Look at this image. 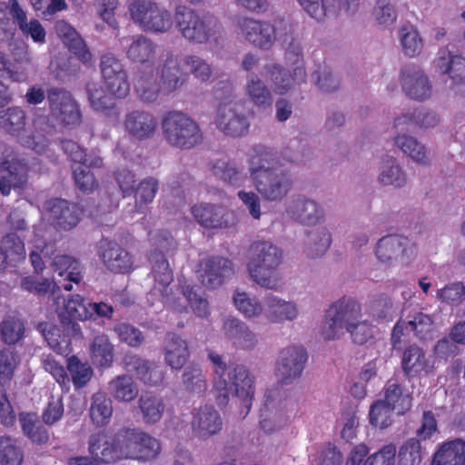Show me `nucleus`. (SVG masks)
Returning a JSON list of instances; mask_svg holds the SVG:
<instances>
[{
	"label": "nucleus",
	"mask_w": 465,
	"mask_h": 465,
	"mask_svg": "<svg viewBox=\"0 0 465 465\" xmlns=\"http://www.w3.org/2000/svg\"><path fill=\"white\" fill-rule=\"evenodd\" d=\"M99 67L104 87L88 84L86 91L91 107L105 112L115 107L116 99H124L129 94L130 83L124 65L114 54H103Z\"/></svg>",
	"instance_id": "20e7f679"
},
{
	"label": "nucleus",
	"mask_w": 465,
	"mask_h": 465,
	"mask_svg": "<svg viewBox=\"0 0 465 465\" xmlns=\"http://www.w3.org/2000/svg\"><path fill=\"white\" fill-rule=\"evenodd\" d=\"M8 12L16 22L23 35L30 36L35 43L44 44L45 42V29L37 19L27 22L26 13L19 5L18 0H8Z\"/></svg>",
	"instance_id": "a878e982"
},
{
	"label": "nucleus",
	"mask_w": 465,
	"mask_h": 465,
	"mask_svg": "<svg viewBox=\"0 0 465 465\" xmlns=\"http://www.w3.org/2000/svg\"><path fill=\"white\" fill-rule=\"evenodd\" d=\"M187 80V75L182 73L178 57L167 53L161 70L160 84L163 92L170 94L182 87Z\"/></svg>",
	"instance_id": "cd10ccee"
},
{
	"label": "nucleus",
	"mask_w": 465,
	"mask_h": 465,
	"mask_svg": "<svg viewBox=\"0 0 465 465\" xmlns=\"http://www.w3.org/2000/svg\"><path fill=\"white\" fill-rule=\"evenodd\" d=\"M113 414L112 400L105 392L98 391L92 397L90 417L94 424L98 427L106 425Z\"/></svg>",
	"instance_id": "a18cd8bd"
},
{
	"label": "nucleus",
	"mask_w": 465,
	"mask_h": 465,
	"mask_svg": "<svg viewBox=\"0 0 465 465\" xmlns=\"http://www.w3.org/2000/svg\"><path fill=\"white\" fill-rule=\"evenodd\" d=\"M401 85L412 99L423 101L430 96L431 85L428 76L414 64H407L401 70Z\"/></svg>",
	"instance_id": "a211bd4d"
},
{
	"label": "nucleus",
	"mask_w": 465,
	"mask_h": 465,
	"mask_svg": "<svg viewBox=\"0 0 465 465\" xmlns=\"http://www.w3.org/2000/svg\"><path fill=\"white\" fill-rule=\"evenodd\" d=\"M97 253L103 264L114 273H126L133 267V257L119 243L102 239L98 243Z\"/></svg>",
	"instance_id": "4468645a"
},
{
	"label": "nucleus",
	"mask_w": 465,
	"mask_h": 465,
	"mask_svg": "<svg viewBox=\"0 0 465 465\" xmlns=\"http://www.w3.org/2000/svg\"><path fill=\"white\" fill-rule=\"evenodd\" d=\"M108 391L114 400L124 402L134 401L139 392L133 378L126 374L118 375L111 380L108 383Z\"/></svg>",
	"instance_id": "79ce46f5"
},
{
	"label": "nucleus",
	"mask_w": 465,
	"mask_h": 465,
	"mask_svg": "<svg viewBox=\"0 0 465 465\" xmlns=\"http://www.w3.org/2000/svg\"><path fill=\"white\" fill-rule=\"evenodd\" d=\"M308 237L311 242H309L307 255L311 258L323 255L331 242V233L325 228L309 232Z\"/></svg>",
	"instance_id": "6e6d98bb"
},
{
	"label": "nucleus",
	"mask_w": 465,
	"mask_h": 465,
	"mask_svg": "<svg viewBox=\"0 0 465 465\" xmlns=\"http://www.w3.org/2000/svg\"><path fill=\"white\" fill-rule=\"evenodd\" d=\"M165 363L173 370H181L190 357L187 342L175 333H168L164 340Z\"/></svg>",
	"instance_id": "c85d7f7f"
},
{
	"label": "nucleus",
	"mask_w": 465,
	"mask_h": 465,
	"mask_svg": "<svg viewBox=\"0 0 465 465\" xmlns=\"http://www.w3.org/2000/svg\"><path fill=\"white\" fill-rule=\"evenodd\" d=\"M25 322L17 315H8L0 322V338L8 345H15L24 339Z\"/></svg>",
	"instance_id": "49530a36"
},
{
	"label": "nucleus",
	"mask_w": 465,
	"mask_h": 465,
	"mask_svg": "<svg viewBox=\"0 0 465 465\" xmlns=\"http://www.w3.org/2000/svg\"><path fill=\"white\" fill-rule=\"evenodd\" d=\"M395 143L405 154H408L414 161L420 163H427L425 147L413 137L398 135L395 138Z\"/></svg>",
	"instance_id": "13d9d810"
},
{
	"label": "nucleus",
	"mask_w": 465,
	"mask_h": 465,
	"mask_svg": "<svg viewBox=\"0 0 465 465\" xmlns=\"http://www.w3.org/2000/svg\"><path fill=\"white\" fill-rule=\"evenodd\" d=\"M67 370L72 376L74 387L78 389L85 386L93 375V370L90 365L82 362L75 355L67 359Z\"/></svg>",
	"instance_id": "5fc2aeb1"
},
{
	"label": "nucleus",
	"mask_w": 465,
	"mask_h": 465,
	"mask_svg": "<svg viewBox=\"0 0 465 465\" xmlns=\"http://www.w3.org/2000/svg\"><path fill=\"white\" fill-rule=\"evenodd\" d=\"M191 213L194 220L204 228L218 229L229 226V213L223 206L202 203L193 205Z\"/></svg>",
	"instance_id": "393cba45"
},
{
	"label": "nucleus",
	"mask_w": 465,
	"mask_h": 465,
	"mask_svg": "<svg viewBox=\"0 0 465 465\" xmlns=\"http://www.w3.org/2000/svg\"><path fill=\"white\" fill-rule=\"evenodd\" d=\"M59 327L50 322H40L37 330L42 333L48 346L61 355H68L72 351V337H81L82 335H73L71 329L62 324Z\"/></svg>",
	"instance_id": "b1692460"
},
{
	"label": "nucleus",
	"mask_w": 465,
	"mask_h": 465,
	"mask_svg": "<svg viewBox=\"0 0 465 465\" xmlns=\"http://www.w3.org/2000/svg\"><path fill=\"white\" fill-rule=\"evenodd\" d=\"M192 414V430L199 439H209L222 430L223 419L213 405L200 406Z\"/></svg>",
	"instance_id": "dca6fc26"
},
{
	"label": "nucleus",
	"mask_w": 465,
	"mask_h": 465,
	"mask_svg": "<svg viewBox=\"0 0 465 465\" xmlns=\"http://www.w3.org/2000/svg\"><path fill=\"white\" fill-rule=\"evenodd\" d=\"M135 90L138 97L145 103L157 100L160 92H163L161 84L157 81V75L153 69L150 71L139 70L135 74Z\"/></svg>",
	"instance_id": "e433bc0d"
},
{
	"label": "nucleus",
	"mask_w": 465,
	"mask_h": 465,
	"mask_svg": "<svg viewBox=\"0 0 465 465\" xmlns=\"http://www.w3.org/2000/svg\"><path fill=\"white\" fill-rule=\"evenodd\" d=\"M435 66L443 74H449L455 83H465V57L440 50Z\"/></svg>",
	"instance_id": "f704fd0d"
},
{
	"label": "nucleus",
	"mask_w": 465,
	"mask_h": 465,
	"mask_svg": "<svg viewBox=\"0 0 465 465\" xmlns=\"http://www.w3.org/2000/svg\"><path fill=\"white\" fill-rule=\"evenodd\" d=\"M233 302L239 312L248 318L258 316L262 312V304L244 292H236L233 296Z\"/></svg>",
	"instance_id": "338daca9"
},
{
	"label": "nucleus",
	"mask_w": 465,
	"mask_h": 465,
	"mask_svg": "<svg viewBox=\"0 0 465 465\" xmlns=\"http://www.w3.org/2000/svg\"><path fill=\"white\" fill-rule=\"evenodd\" d=\"M432 465H465V440L458 438L442 443L433 456Z\"/></svg>",
	"instance_id": "72a5a7b5"
},
{
	"label": "nucleus",
	"mask_w": 465,
	"mask_h": 465,
	"mask_svg": "<svg viewBox=\"0 0 465 465\" xmlns=\"http://www.w3.org/2000/svg\"><path fill=\"white\" fill-rule=\"evenodd\" d=\"M439 123V116L437 114L430 112L423 107L416 108L412 113L403 114L401 116L397 117L394 122L395 128L401 125H407V130L410 126L419 127H434Z\"/></svg>",
	"instance_id": "37998d69"
},
{
	"label": "nucleus",
	"mask_w": 465,
	"mask_h": 465,
	"mask_svg": "<svg viewBox=\"0 0 465 465\" xmlns=\"http://www.w3.org/2000/svg\"><path fill=\"white\" fill-rule=\"evenodd\" d=\"M307 351L302 346H291L280 352L276 376L282 384H291L298 379L307 361Z\"/></svg>",
	"instance_id": "ddd939ff"
},
{
	"label": "nucleus",
	"mask_w": 465,
	"mask_h": 465,
	"mask_svg": "<svg viewBox=\"0 0 465 465\" xmlns=\"http://www.w3.org/2000/svg\"><path fill=\"white\" fill-rule=\"evenodd\" d=\"M149 239L153 249L148 254V260L152 264V274L154 279L151 292L154 295L158 293L164 302L167 288L173 280V271L165 256L176 250L177 243L174 237L166 230L151 232Z\"/></svg>",
	"instance_id": "0eeeda50"
},
{
	"label": "nucleus",
	"mask_w": 465,
	"mask_h": 465,
	"mask_svg": "<svg viewBox=\"0 0 465 465\" xmlns=\"http://www.w3.org/2000/svg\"><path fill=\"white\" fill-rule=\"evenodd\" d=\"M361 317L360 302L354 298L344 296L334 302L326 311L322 335L327 341L338 339L344 330L351 328Z\"/></svg>",
	"instance_id": "9d476101"
},
{
	"label": "nucleus",
	"mask_w": 465,
	"mask_h": 465,
	"mask_svg": "<svg viewBox=\"0 0 465 465\" xmlns=\"http://www.w3.org/2000/svg\"><path fill=\"white\" fill-rule=\"evenodd\" d=\"M1 242L10 262H18L25 259V244L16 233L5 234Z\"/></svg>",
	"instance_id": "e2e57ef3"
},
{
	"label": "nucleus",
	"mask_w": 465,
	"mask_h": 465,
	"mask_svg": "<svg viewBox=\"0 0 465 465\" xmlns=\"http://www.w3.org/2000/svg\"><path fill=\"white\" fill-rule=\"evenodd\" d=\"M88 450L94 459L114 463L124 459L153 460L160 453L161 445L157 439L141 430L122 429L114 435L105 430L93 433Z\"/></svg>",
	"instance_id": "f03ea898"
},
{
	"label": "nucleus",
	"mask_w": 465,
	"mask_h": 465,
	"mask_svg": "<svg viewBox=\"0 0 465 465\" xmlns=\"http://www.w3.org/2000/svg\"><path fill=\"white\" fill-rule=\"evenodd\" d=\"M129 12L133 21L145 32L163 34L173 25L174 15L154 0H134Z\"/></svg>",
	"instance_id": "9b49d317"
},
{
	"label": "nucleus",
	"mask_w": 465,
	"mask_h": 465,
	"mask_svg": "<svg viewBox=\"0 0 465 465\" xmlns=\"http://www.w3.org/2000/svg\"><path fill=\"white\" fill-rule=\"evenodd\" d=\"M239 29L244 39L260 49H270L278 39L282 44L290 43L286 48V58L295 65L293 75H290L283 67L277 64H266L262 74L274 84L275 91L285 94L292 83H302L306 79L302 48L292 38V25L284 18H276L273 24L266 20L252 17H242L238 23Z\"/></svg>",
	"instance_id": "f257e3e1"
},
{
	"label": "nucleus",
	"mask_w": 465,
	"mask_h": 465,
	"mask_svg": "<svg viewBox=\"0 0 465 465\" xmlns=\"http://www.w3.org/2000/svg\"><path fill=\"white\" fill-rule=\"evenodd\" d=\"M209 359L213 364L215 374L213 391L217 405L226 406L230 395L234 396L241 401V415L246 417L254 398V377L244 365L234 362L226 364L218 354L211 352Z\"/></svg>",
	"instance_id": "7ed1b4c3"
},
{
	"label": "nucleus",
	"mask_w": 465,
	"mask_h": 465,
	"mask_svg": "<svg viewBox=\"0 0 465 465\" xmlns=\"http://www.w3.org/2000/svg\"><path fill=\"white\" fill-rule=\"evenodd\" d=\"M250 173L256 190L268 201L282 200L291 190L290 176L281 171L275 154L262 144L249 152Z\"/></svg>",
	"instance_id": "39448f33"
},
{
	"label": "nucleus",
	"mask_w": 465,
	"mask_h": 465,
	"mask_svg": "<svg viewBox=\"0 0 465 465\" xmlns=\"http://www.w3.org/2000/svg\"><path fill=\"white\" fill-rule=\"evenodd\" d=\"M114 331L119 341L130 347L136 348L143 344L144 336L143 332L134 325L126 322H120L114 325Z\"/></svg>",
	"instance_id": "052dcab7"
},
{
	"label": "nucleus",
	"mask_w": 465,
	"mask_h": 465,
	"mask_svg": "<svg viewBox=\"0 0 465 465\" xmlns=\"http://www.w3.org/2000/svg\"><path fill=\"white\" fill-rule=\"evenodd\" d=\"M199 267V280L203 286L209 289L221 286L226 278L233 274L232 262L221 256L203 260Z\"/></svg>",
	"instance_id": "2eb2a0df"
},
{
	"label": "nucleus",
	"mask_w": 465,
	"mask_h": 465,
	"mask_svg": "<svg viewBox=\"0 0 465 465\" xmlns=\"http://www.w3.org/2000/svg\"><path fill=\"white\" fill-rule=\"evenodd\" d=\"M124 362L125 369L145 385L158 386L164 380V372L160 366L138 355H126Z\"/></svg>",
	"instance_id": "aec40b11"
},
{
	"label": "nucleus",
	"mask_w": 465,
	"mask_h": 465,
	"mask_svg": "<svg viewBox=\"0 0 465 465\" xmlns=\"http://www.w3.org/2000/svg\"><path fill=\"white\" fill-rule=\"evenodd\" d=\"M156 45L149 37L140 35L134 38L126 50V57L133 63L144 65L143 71L153 69Z\"/></svg>",
	"instance_id": "bb28decb"
},
{
	"label": "nucleus",
	"mask_w": 465,
	"mask_h": 465,
	"mask_svg": "<svg viewBox=\"0 0 465 465\" xmlns=\"http://www.w3.org/2000/svg\"><path fill=\"white\" fill-rule=\"evenodd\" d=\"M124 126L129 135L136 140L143 141L154 135L157 129V120L149 112L134 110L125 114Z\"/></svg>",
	"instance_id": "6ab92c4d"
},
{
	"label": "nucleus",
	"mask_w": 465,
	"mask_h": 465,
	"mask_svg": "<svg viewBox=\"0 0 465 465\" xmlns=\"http://www.w3.org/2000/svg\"><path fill=\"white\" fill-rule=\"evenodd\" d=\"M24 456V450L16 439L8 435L0 436L1 465H22Z\"/></svg>",
	"instance_id": "3c124183"
},
{
	"label": "nucleus",
	"mask_w": 465,
	"mask_h": 465,
	"mask_svg": "<svg viewBox=\"0 0 465 465\" xmlns=\"http://www.w3.org/2000/svg\"><path fill=\"white\" fill-rule=\"evenodd\" d=\"M138 408L144 423L155 424L162 419L165 405L162 397L145 392L138 400Z\"/></svg>",
	"instance_id": "a19ab883"
},
{
	"label": "nucleus",
	"mask_w": 465,
	"mask_h": 465,
	"mask_svg": "<svg viewBox=\"0 0 465 465\" xmlns=\"http://www.w3.org/2000/svg\"><path fill=\"white\" fill-rule=\"evenodd\" d=\"M212 173L234 187H240L247 175L234 160L220 159L210 163Z\"/></svg>",
	"instance_id": "c9c22d12"
},
{
	"label": "nucleus",
	"mask_w": 465,
	"mask_h": 465,
	"mask_svg": "<svg viewBox=\"0 0 465 465\" xmlns=\"http://www.w3.org/2000/svg\"><path fill=\"white\" fill-rule=\"evenodd\" d=\"M48 207L55 226L65 231L75 227L83 213V209L78 204L64 199L56 198L49 201Z\"/></svg>",
	"instance_id": "5701e85b"
},
{
	"label": "nucleus",
	"mask_w": 465,
	"mask_h": 465,
	"mask_svg": "<svg viewBox=\"0 0 465 465\" xmlns=\"http://www.w3.org/2000/svg\"><path fill=\"white\" fill-rule=\"evenodd\" d=\"M396 160L390 158L386 161V167L380 175V182L384 185H393L394 187H401L406 183V177L398 164Z\"/></svg>",
	"instance_id": "69168bd1"
},
{
	"label": "nucleus",
	"mask_w": 465,
	"mask_h": 465,
	"mask_svg": "<svg viewBox=\"0 0 465 465\" xmlns=\"http://www.w3.org/2000/svg\"><path fill=\"white\" fill-rule=\"evenodd\" d=\"M401 43L405 55L410 57L419 54L423 47L422 40L413 27L401 28Z\"/></svg>",
	"instance_id": "680f3d73"
},
{
	"label": "nucleus",
	"mask_w": 465,
	"mask_h": 465,
	"mask_svg": "<svg viewBox=\"0 0 465 465\" xmlns=\"http://www.w3.org/2000/svg\"><path fill=\"white\" fill-rule=\"evenodd\" d=\"M245 90L250 101L255 106L262 109L270 108L272 106V93L257 75H252L247 80Z\"/></svg>",
	"instance_id": "de8ad7c7"
},
{
	"label": "nucleus",
	"mask_w": 465,
	"mask_h": 465,
	"mask_svg": "<svg viewBox=\"0 0 465 465\" xmlns=\"http://www.w3.org/2000/svg\"><path fill=\"white\" fill-rule=\"evenodd\" d=\"M162 132L170 146L181 150L193 149L203 141V133L196 121L179 111H170L163 115Z\"/></svg>",
	"instance_id": "1a4fd4ad"
},
{
	"label": "nucleus",
	"mask_w": 465,
	"mask_h": 465,
	"mask_svg": "<svg viewBox=\"0 0 465 465\" xmlns=\"http://www.w3.org/2000/svg\"><path fill=\"white\" fill-rule=\"evenodd\" d=\"M159 189V182L153 177L143 179L133 194L135 198V209L138 213H144L148 204L152 203Z\"/></svg>",
	"instance_id": "09e8293b"
},
{
	"label": "nucleus",
	"mask_w": 465,
	"mask_h": 465,
	"mask_svg": "<svg viewBox=\"0 0 465 465\" xmlns=\"http://www.w3.org/2000/svg\"><path fill=\"white\" fill-rule=\"evenodd\" d=\"M25 122L26 114L18 106L0 111V128L13 136H19L25 131Z\"/></svg>",
	"instance_id": "c03bdc74"
},
{
	"label": "nucleus",
	"mask_w": 465,
	"mask_h": 465,
	"mask_svg": "<svg viewBox=\"0 0 465 465\" xmlns=\"http://www.w3.org/2000/svg\"><path fill=\"white\" fill-rule=\"evenodd\" d=\"M401 366L404 375L408 378L417 377L422 372L428 374L433 369V363L424 349L415 343L404 349Z\"/></svg>",
	"instance_id": "412c9836"
},
{
	"label": "nucleus",
	"mask_w": 465,
	"mask_h": 465,
	"mask_svg": "<svg viewBox=\"0 0 465 465\" xmlns=\"http://www.w3.org/2000/svg\"><path fill=\"white\" fill-rule=\"evenodd\" d=\"M52 267L60 276L66 274L67 279L76 284H79L83 280L80 262L69 255H56L53 260Z\"/></svg>",
	"instance_id": "8fccbe9b"
},
{
	"label": "nucleus",
	"mask_w": 465,
	"mask_h": 465,
	"mask_svg": "<svg viewBox=\"0 0 465 465\" xmlns=\"http://www.w3.org/2000/svg\"><path fill=\"white\" fill-rule=\"evenodd\" d=\"M287 212L292 219L308 226L316 224L323 217L322 209L314 201L302 196L292 200Z\"/></svg>",
	"instance_id": "7c9ffc66"
},
{
	"label": "nucleus",
	"mask_w": 465,
	"mask_h": 465,
	"mask_svg": "<svg viewBox=\"0 0 465 465\" xmlns=\"http://www.w3.org/2000/svg\"><path fill=\"white\" fill-rule=\"evenodd\" d=\"M395 410L381 401H375L370 407L369 419L371 426L379 429H386L392 424V414Z\"/></svg>",
	"instance_id": "864d4df0"
},
{
	"label": "nucleus",
	"mask_w": 465,
	"mask_h": 465,
	"mask_svg": "<svg viewBox=\"0 0 465 465\" xmlns=\"http://www.w3.org/2000/svg\"><path fill=\"white\" fill-rule=\"evenodd\" d=\"M409 245L410 241L407 238L397 234H390L379 240L375 253L381 262H390L406 255Z\"/></svg>",
	"instance_id": "c756f323"
},
{
	"label": "nucleus",
	"mask_w": 465,
	"mask_h": 465,
	"mask_svg": "<svg viewBox=\"0 0 465 465\" xmlns=\"http://www.w3.org/2000/svg\"><path fill=\"white\" fill-rule=\"evenodd\" d=\"M183 385L184 391L189 393H201L206 390V380L198 365L191 364L184 369Z\"/></svg>",
	"instance_id": "603ef678"
},
{
	"label": "nucleus",
	"mask_w": 465,
	"mask_h": 465,
	"mask_svg": "<svg viewBox=\"0 0 465 465\" xmlns=\"http://www.w3.org/2000/svg\"><path fill=\"white\" fill-rule=\"evenodd\" d=\"M61 324L71 329L73 335H82L80 325L76 321H86L93 318L92 312L84 303V299L79 295H71L64 303V312L59 315Z\"/></svg>",
	"instance_id": "4be33fe9"
},
{
	"label": "nucleus",
	"mask_w": 465,
	"mask_h": 465,
	"mask_svg": "<svg viewBox=\"0 0 465 465\" xmlns=\"http://www.w3.org/2000/svg\"><path fill=\"white\" fill-rule=\"evenodd\" d=\"M90 355L94 364L101 368L112 365L114 357V347L106 334L94 337L90 344Z\"/></svg>",
	"instance_id": "58836bf2"
},
{
	"label": "nucleus",
	"mask_w": 465,
	"mask_h": 465,
	"mask_svg": "<svg viewBox=\"0 0 465 465\" xmlns=\"http://www.w3.org/2000/svg\"><path fill=\"white\" fill-rule=\"evenodd\" d=\"M223 329L226 337L238 349L251 350L257 343L255 334L239 319L227 318L223 322Z\"/></svg>",
	"instance_id": "2f4dec72"
},
{
	"label": "nucleus",
	"mask_w": 465,
	"mask_h": 465,
	"mask_svg": "<svg viewBox=\"0 0 465 465\" xmlns=\"http://www.w3.org/2000/svg\"><path fill=\"white\" fill-rule=\"evenodd\" d=\"M393 302L391 297L381 294L371 301L370 314L377 321H390L392 319Z\"/></svg>",
	"instance_id": "774afa93"
},
{
	"label": "nucleus",
	"mask_w": 465,
	"mask_h": 465,
	"mask_svg": "<svg viewBox=\"0 0 465 465\" xmlns=\"http://www.w3.org/2000/svg\"><path fill=\"white\" fill-rule=\"evenodd\" d=\"M421 446L420 440L411 438L403 442L398 453V465H420Z\"/></svg>",
	"instance_id": "4d7b16f0"
},
{
	"label": "nucleus",
	"mask_w": 465,
	"mask_h": 465,
	"mask_svg": "<svg viewBox=\"0 0 465 465\" xmlns=\"http://www.w3.org/2000/svg\"><path fill=\"white\" fill-rule=\"evenodd\" d=\"M383 399L386 405L395 410L398 415H403L411 408L412 398L408 393H403V387L397 379H390L383 387Z\"/></svg>",
	"instance_id": "473e14b6"
},
{
	"label": "nucleus",
	"mask_w": 465,
	"mask_h": 465,
	"mask_svg": "<svg viewBox=\"0 0 465 465\" xmlns=\"http://www.w3.org/2000/svg\"><path fill=\"white\" fill-rule=\"evenodd\" d=\"M215 124L221 132L231 137H241L247 134L250 127L246 116L238 113L232 103L219 105Z\"/></svg>",
	"instance_id": "f3484780"
},
{
	"label": "nucleus",
	"mask_w": 465,
	"mask_h": 465,
	"mask_svg": "<svg viewBox=\"0 0 465 465\" xmlns=\"http://www.w3.org/2000/svg\"><path fill=\"white\" fill-rule=\"evenodd\" d=\"M281 248L270 241L252 242L248 248L247 269L253 282L266 289L276 290L280 286L278 267L282 262Z\"/></svg>",
	"instance_id": "423d86ee"
},
{
	"label": "nucleus",
	"mask_w": 465,
	"mask_h": 465,
	"mask_svg": "<svg viewBox=\"0 0 465 465\" xmlns=\"http://www.w3.org/2000/svg\"><path fill=\"white\" fill-rule=\"evenodd\" d=\"M174 22L181 35L191 44H206L215 37L220 23L210 13L200 12L186 6H178Z\"/></svg>",
	"instance_id": "6e6552de"
},
{
	"label": "nucleus",
	"mask_w": 465,
	"mask_h": 465,
	"mask_svg": "<svg viewBox=\"0 0 465 465\" xmlns=\"http://www.w3.org/2000/svg\"><path fill=\"white\" fill-rule=\"evenodd\" d=\"M266 316L272 322H282L292 321L297 316L295 304L285 302L274 295H268L265 298Z\"/></svg>",
	"instance_id": "ea45409f"
},
{
	"label": "nucleus",
	"mask_w": 465,
	"mask_h": 465,
	"mask_svg": "<svg viewBox=\"0 0 465 465\" xmlns=\"http://www.w3.org/2000/svg\"><path fill=\"white\" fill-rule=\"evenodd\" d=\"M19 422L23 433L36 445L46 444L50 435L47 429L40 422L35 412H20Z\"/></svg>",
	"instance_id": "4c0bfd02"
},
{
	"label": "nucleus",
	"mask_w": 465,
	"mask_h": 465,
	"mask_svg": "<svg viewBox=\"0 0 465 465\" xmlns=\"http://www.w3.org/2000/svg\"><path fill=\"white\" fill-rule=\"evenodd\" d=\"M395 143L405 154H408L414 161L420 163H427L425 147L413 137L398 135L395 138Z\"/></svg>",
	"instance_id": "bf43d9fd"
},
{
	"label": "nucleus",
	"mask_w": 465,
	"mask_h": 465,
	"mask_svg": "<svg viewBox=\"0 0 465 465\" xmlns=\"http://www.w3.org/2000/svg\"><path fill=\"white\" fill-rule=\"evenodd\" d=\"M49 116L60 126L74 129L81 125V105L74 94L64 87L52 86L46 91Z\"/></svg>",
	"instance_id": "f8f14e48"
},
{
	"label": "nucleus",
	"mask_w": 465,
	"mask_h": 465,
	"mask_svg": "<svg viewBox=\"0 0 465 465\" xmlns=\"http://www.w3.org/2000/svg\"><path fill=\"white\" fill-rule=\"evenodd\" d=\"M409 324L411 326L412 333L417 339L425 341L431 337L433 320L429 314L417 312L409 320Z\"/></svg>",
	"instance_id": "0e129e2a"
}]
</instances>
